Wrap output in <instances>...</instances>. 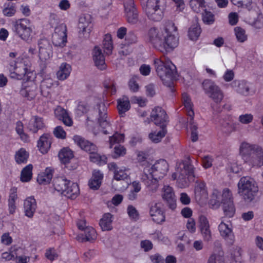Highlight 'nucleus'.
I'll list each match as a JSON object with an SVG mask.
<instances>
[{"instance_id":"1","label":"nucleus","mask_w":263,"mask_h":263,"mask_svg":"<svg viewBox=\"0 0 263 263\" xmlns=\"http://www.w3.org/2000/svg\"><path fill=\"white\" fill-rule=\"evenodd\" d=\"M93 120H97L104 134H110L109 130L111 129V125L108 117L107 106L104 103H98L96 107L90 111L87 118L86 125L87 129L97 135L99 133L98 131L91 125Z\"/></svg>"},{"instance_id":"2","label":"nucleus","mask_w":263,"mask_h":263,"mask_svg":"<svg viewBox=\"0 0 263 263\" xmlns=\"http://www.w3.org/2000/svg\"><path fill=\"white\" fill-rule=\"evenodd\" d=\"M31 64L27 58H17L10 61L7 66L11 78L17 80H30L33 75Z\"/></svg>"},{"instance_id":"3","label":"nucleus","mask_w":263,"mask_h":263,"mask_svg":"<svg viewBox=\"0 0 263 263\" xmlns=\"http://www.w3.org/2000/svg\"><path fill=\"white\" fill-rule=\"evenodd\" d=\"M240 154L249 165L257 167L263 166V150L260 146L243 142L240 146Z\"/></svg>"},{"instance_id":"4","label":"nucleus","mask_w":263,"mask_h":263,"mask_svg":"<svg viewBox=\"0 0 263 263\" xmlns=\"http://www.w3.org/2000/svg\"><path fill=\"white\" fill-rule=\"evenodd\" d=\"M238 194L247 203L254 202L258 193L257 183L249 177H242L237 183Z\"/></svg>"},{"instance_id":"5","label":"nucleus","mask_w":263,"mask_h":263,"mask_svg":"<svg viewBox=\"0 0 263 263\" xmlns=\"http://www.w3.org/2000/svg\"><path fill=\"white\" fill-rule=\"evenodd\" d=\"M154 64L157 74L164 84L170 86L177 75L175 65L170 61L163 62L160 59L155 60Z\"/></svg>"},{"instance_id":"6","label":"nucleus","mask_w":263,"mask_h":263,"mask_svg":"<svg viewBox=\"0 0 263 263\" xmlns=\"http://www.w3.org/2000/svg\"><path fill=\"white\" fill-rule=\"evenodd\" d=\"M12 30L14 34L26 42L32 40L33 35V27L31 21L22 18L12 22Z\"/></svg>"},{"instance_id":"7","label":"nucleus","mask_w":263,"mask_h":263,"mask_svg":"<svg viewBox=\"0 0 263 263\" xmlns=\"http://www.w3.org/2000/svg\"><path fill=\"white\" fill-rule=\"evenodd\" d=\"M73 139L81 149L89 153V159L91 162L99 165L106 163L107 157L104 155L101 156L97 153V147L93 143L78 135L74 136Z\"/></svg>"},{"instance_id":"8","label":"nucleus","mask_w":263,"mask_h":263,"mask_svg":"<svg viewBox=\"0 0 263 263\" xmlns=\"http://www.w3.org/2000/svg\"><path fill=\"white\" fill-rule=\"evenodd\" d=\"M177 172L179 173L177 182L178 187H186L189 186L191 182L195 181L194 167L190 163V158L179 163Z\"/></svg>"},{"instance_id":"9","label":"nucleus","mask_w":263,"mask_h":263,"mask_svg":"<svg viewBox=\"0 0 263 263\" xmlns=\"http://www.w3.org/2000/svg\"><path fill=\"white\" fill-rule=\"evenodd\" d=\"M177 28L173 22L167 21L165 23L163 36V51L170 52L178 45Z\"/></svg>"},{"instance_id":"10","label":"nucleus","mask_w":263,"mask_h":263,"mask_svg":"<svg viewBox=\"0 0 263 263\" xmlns=\"http://www.w3.org/2000/svg\"><path fill=\"white\" fill-rule=\"evenodd\" d=\"M165 3V0H147L143 9L149 20L160 21L163 17Z\"/></svg>"},{"instance_id":"11","label":"nucleus","mask_w":263,"mask_h":263,"mask_svg":"<svg viewBox=\"0 0 263 263\" xmlns=\"http://www.w3.org/2000/svg\"><path fill=\"white\" fill-rule=\"evenodd\" d=\"M78 27L79 29V37L88 38L92 28L91 15L88 13L81 14L79 18Z\"/></svg>"},{"instance_id":"12","label":"nucleus","mask_w":263,"mask_h":263,"mask_svg":"<svg viewBox=\"0 0 263 263\" xmlns=\"http://www.w3.org/2000/svg\"><path fill=\"white\" fill-rule=\"evenodd\" d=\"M164 32L156 27L151 28L147 32V37L148 41L154 48L163 51V36Z\"/></svg>"},{"instance_id":"13","label":"nucleus","mask_w":263,"mask_h":263,"mask_svg":"<svg viewBox=\"0 0 263 263\" xmlns=\"http://www.w3.org/2000/svg\"><path fill=\"white\" fill-rule=\"evenodd\" d=\"M124 11L127 22L135 24L139 21V14L134 0L124 1Z\"/></svg>"},{"instance_id":"14","label":"nucleus","mask_w":263,"mask_h":263,"mask_svg":"<svg viewBox=\"0 0 263 263\" xmlns=\"http://www.w3.org/2000/svg\"><path fill=\"white\" fill-rule=\"evenodd\" d=\"M158 177L154 176L153 173H151L150 168L144 167L143 174L141 176V181L146 185L149 191L156 192L158 187Z\"/></svg>"},{"instance_id":"15","label":"nucleus","mask_w":263,"mask_h":263,"mask_svg":"<svg viewBox=\"0 0 263 263\" xmlns=\"http://www.w3.org/2000/svg\"><path fill=\"white\" fill-rule=\"evenodd\" d=\"M37 86L36 84L30 80L23 82L20 90V95L29 101L32 100L37 95Z\"/></svg>"},{"instance_id":"16","label":"nucleus","mask_w":263,"mask_h":263,"mask_svg":"<svg viewBox=\"0 0 263 263\" xmlns=\"http://www.w3.org/2000/svg\"><path fill=\"white\" fill-rule=\"evenodd\" d=\"M151 121L160 127H165L168 123V116L165 111L160 107L153 109L151 114Z\"/></svg>"},{"instance_id":"17","label":"nucleus","mask_w":263,"mask_h":263,"mask_svg":"<svg viewBox=\"0 0 263 263\" xmlns=\"http://www.w3.org/2000/svg\"><path fill=\"white\" fill-rule=\"evenodd\" d=\"M52 43L55 46L60 47V49L62 51V48L66 45V25L55 27L52 35Z\"/></svg>"},{"instance_id":"18","label":"nucleus","mask_w":263,"mask_h":263,"mask_svg":"<svg viewBox=\"0 0 263 263\" xmlns=\"http://www.w3.org/2000/svg\"><path fill=\"white\" fill-rule=\"evenodd\" d=\"M146 167L150 168L151 173H153L154 176L158 177L159 179L163 178L168 170V165L164 159H160L152 166L150 167L149 165Z\"/></svg>"},{"instance_id":"19","label":"nucleus","mask_w":263,"mask_h":263,"mask_svg":"<svg viewBox=\"0 0 263 263\" xmlns=\"http://www.w3.org/2000/svg\"><path fill=\"white\" fill-rule=\"evenodd\" d=\"M162 197L167 206L172 210L176 208V199L172 187L165 185L163 188Z\"/></svg>"},{"instance_id":"20","label":"nucleus","mask_w":263,"mask_h":263,"mask_svg":"<svg viewBox=\"0 0 263 263\" xmlns=\"http://www.w3.org/2000/svg\"><path fill=\"white\" fill-rule=\"evenodd\" d=\"M26 127L30 132L35 134L39 130L43 129L45 127V124L43 118L35 115L32 116L29 119Z\"/></svg>"},{"instance_id":"21","label":"nucleus","mask_w":263,"mask_h":263,"mask_svg":"<svg viewBox=\"0 0 263 263\" xmlns=\"http://www.w3.org/2000/svg\"><path fill=\"white\" fill-rule=\"evenodd\" d=\"M149 214L153 220L160 224L165 220L164 212L161 210L160 203L152 204L150 207Z\"/></svg>"},{"instance_id":"22","label":"nucleus","mask_w":263,"mask_h":263,"mask_svg":"<svg viewBox=\"0 0 263 263\" xmlns=\"http://www.w3.org/2000/svg\"><path fill=\"white\" fill-rule=\"evenodd\" d=\"M53 137L48 133H44L39 138L37 146L40 152L43 154L48 153L52 143Z\"/></svg>"},{"instance_id":"23","label":"nucleus","mask_w":263,"mask_h":263,"mask_svg":"<svg viewBox=\"0 0 263 263\" xmlns=\"http://www.w3.org/2000/svg\"><path fill=\"white\" fill-rule=\"evenodd\" d=\"M39 57L42 61H46L50 58L51 52L48 41L46 39L38 41Z\"/></svg>"},{"instance_id":"24","label":"nucleus","mask_w":263,"mask_h":263,"mask_svg":"<svg viewBox=\"0 0 263 263\" xmlns=\"http://www.w3.org/2000/svg\"><path fill=\"white\" fill-rule=\"evenodd\" d=\"M92 58L97 68L101 70L105 69L106 65L105 58L101 49L99 46H95L92 51Z\"/></svg>"},{"instance_id":"25","label":"nucleus","mask_w":263,"mask_h":263,"mask_svg":"<svg viewBox=\"0 0 263 263\" xmlns=\"http://www.w3.org/2000/svg\"><path fill=\"white\" fill-rule=\"evenodd\" d=\"M37 204L33 196L27 197L24 201V210L25 215L32 218L36 211Z\"/></svg>"},{"instance_id":"26","label":"nucleus","mask_w":263,"mask_h":263,"mask_svg":"<svg viewBox=\"0 0 263 263\" xmlns=\"http://www.w3.org/2000/svg\"><path fill=\"white\" fill-rule=\"evenodd\" d=\"M218 230L220 235L230 245L234 241V235L231 228L228 224L221 222L218 226Z\"/></svg>"},{"instance_id":"27","label":"nucleus","mask_w":263,"mask_h":263,"mask_svg":"<svg viewBox=\"0 0 263 263\" xmlns=\"http://www.w3.org/2000/svg\"><path fill=\"white\" fill-rule=\"evenodd\" d=\"M54 169L52 167H47L44 172H41L37 177V181L40 184L46 185L50 183Z\"/></svg>"},{"instance_id":"28","label":"nucleus","mask_w":263,"mask_h":263,"mask_svg":"<svg viewBox=\"0 0 263 263\" xmlns=\"http://www.w3.org/2000/svg\"><path fill=\"white\" fill-rule=\"evenodd\" d=\"M103 174L99 170H95L92 173V176L88 182L89 187L93 190H98L102 182Z\"/></svg>"},{"instance_id":"29","label":"nucleus","mask_w":263,"mask_h":263,"mask_svg":"<svg viewBox=\"0 0 263 263\" xmlns=\"http://www.w3.org/2000/svg\"><path fill=\"white\" fill-rule=\"evenodd\" d=\"M109 171H112L114 174V178L117 180H123L127 179L128 175L124 170L118 167L115 162L109 163L108 164Z\"/></svg>"},{"instance_id":"30","label":"nucleus","mask_w":263,"mask_h":263,"mask_svg":"<svg viewBox=\"0 0 263 263\" xmlns=\"http://www.w3.org/2000/svg\"><path fill=\"white\" fill-rule=\"evenodd\" d=\"M231 85L237 92L245 96L248 95L250 88L246 81L235 80Z\"/></svg>"},{"instance_id":"31","label":"nucleus","mask_w":263,"mask_h":263,"mask_svg":"<svg viewBox=\"0 0 263 263\" xmlns=\"http://www.w3.org/2000/svg\"><path fill=\"white\" fill-rule=\"evenodd\" d=\"M195 185V196L197 200H200L202 198H206L207 191L205 183L203 181H196Z\"/></svg>"},{"instance_id":"32","label":"nucleus","mask_w":263,"mask_h":263,"mask_svg":"<svg viewBox=\"0 0 263 263\" xmlns=\"http://www.w3.org/2000/svg\"><path fill=\"white\" fill-rule=\"evenodd\" d=\"M79 192L78 184L67 180V198L76 199L79 194Z\"/></svg>"},{"instance_id":"33","label":"nucleus","mask_w":263,"mask_h":263,"mask_svg":"<svg viewBox=\"0 0 263 263\" xmlns=\"http://www.w3.org/2000/svg\"><path fill=\"white\" fill-rule=\"evenodd\" d=\"M112 215L109 213L105 214L100 219L99 225L102 231H109L112 227Z\"/></svg>"},{"instance_id":"34","label":"nucleus","mask_w":263,"mask_h":263,"mask_svg":"<svg viewBox=\"0 0 263 263\" xmlns=\"http://www.w3.org/2000/svg\"><path fill=\"white\" fill-rule=\"evenodd\" d=\"M117 108L120 115L122 116L123 114L128 111L130 108L129 101L127 97L119 99L117 101Z\"/></svg>"},{"instance_id":"35","label":"nucleus","mask_w":263,"mask_h":263,"mask_svg":"<svg viewBox=\"0 0 263 263\" xmlns=\"http://www.w3.org/2000/svg\"><path fill=\"white\" fill-rule=\"evenodd\" d=\"M32 165L29 164L23 168L21 173V181L23 182H29L32 177Z\"/></svg>"},{"instance_id":"36","label":"nucleus","mask_w":263,"mask_h":263,"mask_svg":"<svg viewBox=\"0 0 263 263\" xmlns=\"http://www.w3.org/2000/svg\"><path fill=\"white\" fill-rule=\"evenodd\" d=\"M29 157V154L24 148H20L15 154V160L17 164L26 163Z\"/></svg>"},{"instance_id":"37","label":"nucleus","mask_w":263,"mask_h":263,"mask_svg":"<svg viewBox=\"0 0 263 263\" xmlns=\"http://www.w3.org/2000/svg\"><path fill=\"white\" fill-rule=\"evenodd\" d=\"M16 12V7L15 3L9 2L5 4L3 13L5 16L12 17L15 15Z\"/></svg>"},{"instance_id":"38","label":"nucleus","mask_w":263,"mask_h":263,"mask_svg":"<svg viewBox=\"0 0 263 263\" xmlns=\"http://www.w3.org/2000/svg\"><path fill=\"white\" fill-rule=\"evenodd\" d=\"M201 32V28L197 24H194L189 29L188 36L190 40L196 41L199 37Z\"/></svg>"},{"instance_id":"39","label":"nucleus","mask_w":263,"mask_h":263,"mask_svg":"<svg viewBox=\"0 0 263 263\" xmlns=\"http://www.w3.org/2000/svg\"><path fill=\"white\" fill-rule=\"evenodd\" d=\"M53 186L55 190L63 194L66 191V179L58 177L53 180Z\"/></svg>"},{"instance_id":"40","label":"nucleus","mask_w":263,"mask_h":263,"mask_svg":"<svg viewBox=\"0 0 263 263\" xmlns=\"http://www.w3.org/2000/svg\"><path fill=\"white\" fill-rule=\"evenodd\" d=\"M182 100L184 107L186 108L187 111V115L190 117H192L194 116V112L193 109V104L191 102V99L189 97L186 93H183L182 95Z\"/></svg>"},{"instance_id":"41","label":"nucleus","mask_w":263,"mask_h":263,"mask_svg":"<svg viewBox=\"0 0 263 263\" xmlns=\"http://www.w3.org/2000/svg\"><path fill=\"white\" fill-rule=\"evenodd\" d=\"M223 211L226 216L232 217L235 213L233 201H228L222 204Z\"/></svg>"},{"instance_id":"42","label":"nucleus","mask_w":263,"mask_h":263,"mask_svg":"<svg viewBox=\"0 0 263 263\" xmlns=\"http://www.w3.org/2000/svg\"><path fill=\"white\" fill-rule=\"evenodd\" d=\"M103 85L107 93H109L110 95L116 93L117 91L116 83L114 80L109 78H106L104 81Z\"/></svg>"},{"instance_id":"43","label":"nucleus","mask_w":263,"mask_h":263,"mask_svg":"<svg viewBox=\"0 0 263 263\" xmlns=\"http://www.w3.org/2000/svg\"><path fill=\"white\" fill-rule=\"evenodd\" d=\"M15 130L22 141L25 142L29 141V136L27 134L25 133L24 130V124L21 121L16 122Z\"/></svg>"},{"instance_id":"44","label":"nucleus","mask_w":263,"mask_h":263,"mask_svg":"<svg viewBox=\"0 0 263 263\" xmlns=\"http://www.w3.org/2000/svg\"><path fill=\"white\" fill-rule=\"evenodd\" d=\"M161 130L157 133L154 132L149 134V138L153 142L158 143L165 136L167 132L166 128L161 127Z\"/></svg>"},{"instance_id":"45","label":"nucleus","mask_w":263,"mask_h":263,"mask_svg":"<svg viewBox=\"0 0 263 263\" xmlns=\"http://www.w3.org/2000/svg\"><path fill=\"white\" fill-rule=\"evenodd\" d=\"M216 103H219L223 98V92L220 88L217 86L208 95Z\"/></svg>"},{"instance_id":"46","label":"nucleus","mask_w":263,"mask_h":263,"mask_svg":"<svg viewBox=\"0 0 263 263\" xmlns=\"http://www.w3.org/2000/svg\"><path fill=\"white\" fill-rule=\"evenodd\" d=\"M205 3L204 0H191L190 5L194 12L199 13L201 11V9L204 10L205 7Z\"/></svg>"},{"instance_id":"47","label":"nucleus","mask_w":263,"mask_h":263,"mask_svg":"<svg viewBox=\"0 0 263 263\" xmlns=\"http://www.w3.org/2000/svg\"><path fill=\"white\" fill-rule=\"evenodd\" d=\"M103 46L104 52L107 54H110L112 53L113 48L112 42L110 35L106 34L103 41Z\"/></svg>"},{"instance_id":"48","label":"nucleus","mask_w":263,"mask_h":263,"mask_svg":"<svg viewBox=\"0 0 263 263\" xmlns=\"http://www.w3.org/2000/svg\"><path fill=\"white\" fill-rule=\"evenodd\" d=\"M83 231H84L85 235V237L83 238V240L90 241L97 238L96 230L92 227H87Z\"/></svg>"},{"instance_id":"49","label":"nucleus","mask_w":263,"mask_h":263,"mask_svg":"<svg viewBox=\"0 0 263 263\" xmlns=\"http://www.w3.org/2000/svg\"><path fill=\"white\" fill-rule=\"evenodd\" d=\"M221 130L226 133H230L235 129V125L229 120H222L220 121Z\"/></svg>"},{"instance_id":"50","label":"nucleus","mask_w":263,"mask_h":263,"mask_svg":"<svg viewBox=\"0 0 263 263\" xmlns=\"http://www.w3.org/2000/svg\"><path fill=\"white\" fill-rule=\"evenodd\" d=\"M235 34L237 40L240 43H243L247 40V35L244 29L236 27L234 28Z\"/></svg>"},{"instance_id":"51","label":"nucleus","mask_w":263,"mask_h":263,"mask_svg":"<svg viewBox=\"0 0 263 263\" xmlns=\"http://www.w3.org/2000/svg\"><path fill=\"white\" fill-rule=\"evenodd\" d=\"M54 115L58 120L62 121L66 125V109L58 106L54 109Z\"/></svg>"},{"instance_id":"52","label":"nucleus","mask_w":263,"mask_h":263,"mask_svg":"<svg viewBox=\"0 0 263 263\" xmlns=\"http://www.w3.org/2000/svg\"><path fill=\"white\" fill-rule=\"evenodd\" d=\"M218 86L212 80L206 79L202 83V87L206 94L208 95Z\"/></svg>"},{"instance_id":"53","label":"nucleus","mask_w":263,"mask_h":263,"mask_svg":"<svg viewBox=\"0 0 263 263\" xmlns=\"http://www.w3.org/2000/svg\"><path fill=\"white\" fill-rule=\"evenodd\" d=\"M224 259L223 253L219 252L218 254H213L211 255L208 260V263H224Z\"/></svg>"},{"instance_id":"54","label":"nucleus","mask_w":263,"mask_h":263,"mask_svg":"<svg viewBox=\"0 0 263 263\" xmlns=\"http://www.w3.org/2000/svg\"><path fill=\"white\" fill-rule=\"evenodd\" d=\"M202 20L205 24H212L214 21V15L210 11L205 10L202 14Z\"/></svg>"},{"instance_id":"55","label":"nucleus","mask_w":263,"mask_h":263,"mask_svg":"<svg viewBox=\"0 0 263 263\" xmlns=\"http://www.w3.org/2000/svg\"><path fill=\"white\" fill-rule=\"evenodd\" d=\"M53 85L52 80L50 79L43 80L40 85V89L41 94L43 96H46V93L44 92L45 88L49 89Z\"/></svg>"},{"instance_id":"56","label":"nucleus","mask_w":263,"mask_h":263,"mask_svg":"<svg viewBox=\"0 0 263 263\" xmlns=\"http://www.w3.org/2000/svg\"><path fill=\"white\" fill-rule=\"evenodd\" d=\"M45 256L48 260L52 261L58 258V255L54 248H50L46 250Z\"/></svg>"},{"instance_id":"57","label":"nucleus","mask_w":263,"mask_h":263,"mask_svg":"<svg viewBox=\"0 0 263 263\" xmlns=\"http://www.w3.org/2000/svg\"><path fill=\"white\" fill-rule=\"evenodd\" d=\"M147 154L142 151H139L137 153V160L141 163L142 165H145V167L148 166L150 164L146 161Z\"/></svg>"},{"instance_id":"58","label":"nucleus","mask_w":263,"mask_h":263,"mask_svg":"<svg viewBox=\"0 0 263 263\" xmlns=\"http://www.w3.org/2000/svg\"><path fill=\"white\" fill-rule=\"evenodd\" d=\"M126 149L123 146L121 145H116L114 147V154L113 157L114 158H117L121 156H123L126 154Z\"/></svg>"},{"instance_id":"59","label":"nucleus","mask_w":263,"mask_h":263,"mask_svg":"<svg viewBox=\"0 0 263 263\" xmlns=\"http://www.w3.org/2000/svg\"><path fill=\"white\" fill-rule=\"evenodd\" d=\"M54 136L58 138L63 139L66 137V132L61 126L55 127L53 131Z\"/></svg>"},{"instance_id":"60","label":"nucleus","mask_w":263,"mask_h":263,"mask_svg":"<svg viewBox=\"0 0 263 263\" xmlns=\"http://www.w3.org/2000/svg\"><path fill=\"white\" fill-rule=\"evenodd\" d=\"M124 136L122 134L118 133L115 134L109 137L110 148L112 147V145L116 143H119L123 140Z\"/></svg>"},{"instance_id":"61","label":"nucleus","mask_w":263,"mask_h":263,"mask_svg":"<svg viewBox=\"0 0 263 263\" xmlns=\"http://www.w3.org/2000/svg\"><path fill=\"white\" fill-rule=\"evenodd\" d=\"M57 77L59 80L66 79V63L61 64L59 70L57 72Z\"/></svg>"},{"instance_id":"62","label":"nucleus","mask_w":263,"mask_h":263,"mask_svg":"<svg viewBox=\"0 0 263 263\" xmlns=\"http://www.w3.org/2000/svg\"><path fill=\"white\" fill-rule=\"evenodd\" d=\"M253 119V116L251 114H246L239 116L238 121L244 124H248L251 123Z\"/></svg>"},{"instance_id":"63","label":"nucleus","mask_w":263,"mask_h":263,"mask_svg":"<svg viewBox=\"0 0 263 263\" xmlns=\"http://www.w3.org/2000/svg\"><path fill=\"white\" fill-rule=\"evenodd\" d=\"M222 197V204L224 203V202H228V201H233L232 194L231 191L228 188H226L223 190Z\"/></svg>"},{"instance_id":"64","label":"nucleus","mask_w":263,"mask_h":263,"mask_svg":"<svg viewBox=\"0 0 263 263\" xmlns=\"http://www.w3.org/2000/svg\"><path fill=\"white\" fill-rule=\"evenodd\" d=\"M88 110V106L87 104L84 102H80L77 108V114L79 116H81L87 112Z\"/></svg>"}]
</instances>
